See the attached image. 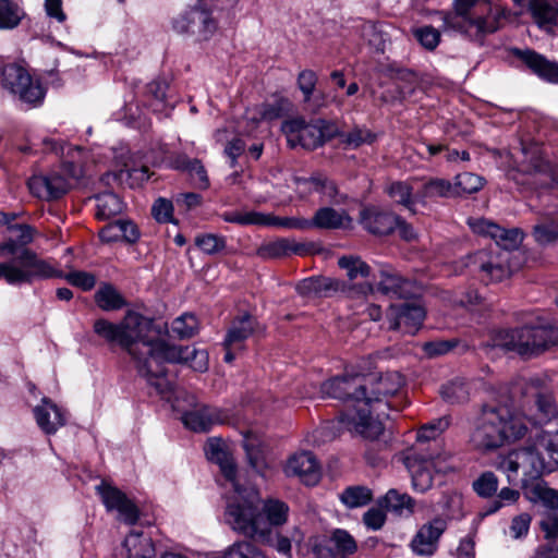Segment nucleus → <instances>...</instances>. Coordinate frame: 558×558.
<instances>
[{
  "mask_svg": "<svg viewBox=\"0 0 558 558\" xmlns=\"http://www.w3.org/2000/svg\"><path fill=\"white\" fill-rule=\"evenodd\" d=\"M330 541L335 546V551L338 557L347 558L357 550V544L354 537L343 529L333 530Z\"/></svg>",
  "mask_w": 558,
  "mask_h": 558,
  "instance_id": "obj_52",
  "label": "nucleus"
},
{
  "mask_svg": "<svg viewBox=\"0 0 558 558\" xmlns=\"http://www.w3.org/2000/svg\"><path fill=\"white\" fill-rule=\"evenodd\" d=\"M556 343L554 330L543 326H523L498 333L497 345L530 359L542 354Z\"/></svg>",
  "mask_w": 558,
  "mask_h": 558,
  "instance_id": "obj_6",
  "label": "nucleus"
},
{
  "mask_svg": "<svg viewBox=\"0 0 558 558\" xmlns=\"http://www.w3.org/2000/svg\"><path fill=\"white\" fill-rule=\"evenodd\" d=\"M284 471L288 476H296L307 486H314L320 480V466L315 456L308 451L292 456Z\"/></svg>",
  "mask_w": 558,
  "mask_h": 558,
  "instance_id": "obj_23",
  "label": "nucleus"
},
{
  "mask_svg": "<svg viewBox=\"0 0 558 558\" xmlns=\"http://www.w3.org/2000/svg\"><path fill=\"white\" fill-rule=\"evenodd\" d=\"M418 43L428 50H434L440 40L439 32L433 26H423L414 31Z\"/></svg>",
  "mask_w": 558,
  "mask_h": 558,
  "instance_id": "obj_63",
  "label": "nucleus"
},
{
  "mask_svg": "<svg viewBox=\"0 0 558 558\" xmlns=\"http://www.w3.org/2000/svg\"><path fill=\"white\" fill-rule=\"evenodd\" d=\"M151 214L160 223L173 222V203L170 199L159 197L151 207Z\"/></svg>",
  "mask_w": 558,
  "mask_h": 558,
  "instance_id": "obj_62",
  "label": "nucleus"
},
{
  "mask_svg": "<svg viewBox=\"0 0 558 558\" xmlns=\"http://www.w3.org/2000/svg\"><path fill=\"white\" fill-rule=\"evenodd\" d=\"M221 218L226 222L238 223L242 226H269L270 223V216H266L257 211H226L222 214Z\"/></svg>",
  "mask_w": 558,
  "mask_h": 558,
  "instance_id": "obj_49",
  "label": "nucleus"
},
{
  "mask_svg": "<svg viewBox=\"0 0 558 558\" xmlns=\"http://www.w3.org/2000/svg\"><path fill=\"white\" fill-rule=\"evenodd\" d=\"M295 289L301 296L307 299L329 298L339 291L345 292L347 290L363 296L374 292V286L369 282H359L348 287L345 282L330 277L303 279L296 284Z\"/></svg>",
  "mask_w": 558,
  "mask_h": 558,
  "instance_id": "obj_14",
  "label": "nucleus"
},
{
  "mask_svg": "<svg viewBox=\"0 0 558 558\" xmlns=\"http://www.w3.org/2000/svg\"><path fill=\"white\" fill-rule=\"evenodd\" d=\"M545 538L554 539L558 536V511H549L539 522Z\"/></svg>",
  "mask_w": 558,
  "mask_h": 558,
  "instance_id": "obj_64",
  "label": "nucleus"
},
{
  "mask_svg": "<svg viewBox=\"0 0 558 558\" xmlns=\"http://www.w3.org/2000/svg\"><path fill=\"white\" fill-rule=\"evenodd\" d=\"M298 247L292 246L290 242L286 239H279L276 241L267 242L262 244L257 251L256 255L263 259H274L280 258L283 256H288L291 253H296Z\"/></svg>",
  "mask_w": 558,
  "mask_h": 558,
  "instance_id": "obj_47",
  "label": "nucleus"
},
{
  "mask_svg": "<svg viewBox=\"0 0 558 558\" xmlns=\"http://www.w3.org/2000/svg\"><path fill=\"white\" fill-rule=\"evenodd\" d=\"M123 201L112 192H104L96 196V217L99 220L110 219L122 213Z\"/></svg>",
  "mask_w": 558,
  "mask_h": 558,
  "instance_id": "obj_41",
  "label": "nucleus"
},
{
  "mask_svg": "<svg viewBox=\"0 0 558 558\" xmlns=\"http://www.w3.org/2000/svg\"><path fill=\"white\" fill-rule=\"evenodd\" d=\"M27 185L33 195L46 201L58 199L70 189L68 179L57 171L46 175H33Z\"/></svg>",
  "mask_w": 558,
  "mask_h": 558,
  "instance_id": "obj_22",
  "label": "nucleus"
},
{
  "mask_svg": "<svg viewBox=\"0 0 558 558\" xmlns=\"http://www.w3.org/2000/svg\"><path fill=\"white\" fill-rule=\"evenodd\" d=\"M298 183L310 184L311 190L322 195V201L333 205H341L347 196L338 191L336 183L323 174L296 179Z\"/></svg>",
  "mask_w": 558,
  "mask_h": 558,
  "instance_id": "obj_33",
  "label": "nucleus"
},
{
  "mask_svg": "<svg viewBox=\"0 0 558 558\" xmlns=\"http://www.w3.org/2000/svg\"><path fill=\"white\" fill-rule=\"evenodd\" d=\"M371 383H368V395L372 398H378L387 403V416L389 417V411L393 408L389 398L397 395L404 385V379L399 372H387L380 376L367 375Z\"/></svg>",
  "mask_w": 558,
  "mask_h": 558,
  "instance_id": "obj_25",
  "label": "nucleus"
},
{
  "mask_svg": "<svg viewBox=\"0 0 558 558\" xmlns=\"http://www.w3.org/2000/svg\"><path fill=\"white\" fill-rule=\"evenodd\" d=\"M484 178L472 172H462L454 177L452 186L456 189V196L463 194H473L478 192L484 185Z\"/></svg>",
  "mask_w": 558,
  "mask_h": 558,
  "instance_id": "obj_53",
  "label": "nucleus"
},
{
  "mask_svg": "<svg viewBox=\"0 0 558 558\" xmlns=\"http://www.w3.org/2000/svg\"><path fill=\"white\" fill-rule=\"evenodd\" d=\"M324 126L325 121L323 120L315 124H308L303 119H293L282 124V131L290 147L301 146L304 149L313 150L322 146L330 136L325 133Z\"/></svg>",
  "mask_w": 558,
  "mask_h": 558,
  "instance_id": "obj_15",
  "label": "nucleus"
},
{
  "mask_svg": "<svg viewBox=\"0 0 558 558\" xmlns=\"http://www.w3.org/2000/svg\"><path fill=\"white\" fill-rule=\"evenodd\" d=\"M473 489L481 497H490L498 489V478L493 472H484L473 482Z\"/></svg>",
  "mask_w": 558,
  "mask_h": 558,
  "instance_id": "obj_60",
  "label": "nucleus"
},
{
  "mask_svg": "<svg viewBox=\"0 0 558 558\" xmlns=\"http://www.w3.org/2000/svg\"><path fill=\"white\" fill-rule=\"evenodd\" d=\"M310 229L336 230L345 228L351 223V218L345 210H336L332 207H320L308 219Z\"/></svg>",
  "mask_w": 558,
  "mask_h": 558,
  "instance_id": "obj_32",
  "label": "nucleus"
},
{
  "mask_svg": "<svg viewBox=\"0 0 558 558\" xmlns=\"http://www.w3.org/2000/svg\"><path fill=\"white\" fill-rule=\"evenodd\" d=\"M425 317V310L418 303L404 302L391 305L387 312V328L414 335Z\"/></svg>",
  "mask_w": 558,
  "mask_h": 558,
  "instance_id": "obj_17",
  "label": "nucleus"
},
{
  "mask_svg": "<svg viewBox=\"0 0 558 558\" xmlns=\"http://www.w3.org/2000/svg\"><path fill=\"white\" fill-rule=\"evenodd\" d=\"M208 558H267L264 551L250 541H239L222 551L211 553Z\"/></svg>",
  "mask_w": 558,
  "mask_h": 558,
  "instance_id": "obj_39",
  "label": "nucleus"
},
{
  "mask_svg": "<svg viewBox=\"0 0 558 558\" xmlns=\"http://www.w3.org/2000/svg\"><path fill=\"white\" fill-rule=\"evenodd\" d=\"M472 230L478 234L487 235L495 241L493 246H499L500 250H507L512 255V251L517 248L522 240V232L517 229H505L486 219H478L470 223Z\"/></svg>",
  "mask_w": 558,
  "mask_h": 558,
  "instance_id": "obj_20",
  "label": "nucleus"
},
{
  "mask_svg": "<svg viewBox=\"0 0 558 558\" xmlns=\"http://www.w3.org/2000/svg\"><path fill=\"white\" fill-rule=\"evenodd\" d=\"M442 29L482 39L499 28V19L486 0H454V11L441 13Z\"/></svg>",
  "mask_w": 558,
  "mask_h": 558,
  "instance_id": "obj_5",
  "label": "nucleus"
},
{
  "mask_svg": "<svg viewBox=\"0 0 558 558\" xmlns=\"http://www.w3.org/2000/svg\"><path fill=\"white\" fill-rule=\"evenodd\" d=\"M338 265L345 270L350 281L366 279L371 275V267L359 256H342L338 259Z\"/></svg>",
  "mask_w": 558,
  "mask_h": 558,
  "instance_id": "obj_45",
  "label": "nucleus"
},
{
  "mask_svg": "<svg viewBox=\"0 0 558 558\" xmlns=\"http://www.w3.org/2000/svg\"><path fill=\"white\" fill-rule=\"evenodd\" d=\"M451 453L441 449L439 442H434L426 452L414 453L407 457L405 465L411 474L412 487L417 493H425L433 486V469L438 472H448L452 468L447 464Z\"/></svg>",
  "mask_w": 558,
  "mask_h": 558,
  "instance_id": "obj_8",
  "label": "nucleus"
},
{
  "mask_svg": "<svg viewBox=\"0 0 558 558\" xmlns=\"http://www.w3.org/2000/svg\"><path fill=\"white\" fill-rule=\"evenodd\" d=\"M253 539L258 541L265 545L272 547L278 554L289 557H292V543L291 539L282 535L279 532L270 531L269 538L264 536H256Z\"/></svg>",
  "mask_w": 558,
  "mask_h": 558,
  "instance_id": "obj_56",
  "label": "nucleus"
},
{
  "mask_svg": "<svg viewBox=\"0 0 558 558\" xmlns=\"http://www.w3.org/2000/svg\"><path fill=\"white\" fill-rule=\"evenodd\" d=\"M367 375L344 374L326 380L322 392L327 397L351 402L339 416L338 423L349 432L359 434L365 439H377L384 432V417L387 416V403L368 395Z\"/></svg>",
  "mask_w": 558,
  "mask_h": 558,
  "instance_id": "obj_2",
  "label": "nucleus"
},
{
  "mask_svg": "<svg viewBox=\"0 0 558 558\" xmlns=\"http://www.w3.org/2000/svg\"><path fill=\"white\" fill-rule=\"evenodd\" d=\"M518 4L529 3V8L534 21L541 27H550L558 19V9L551 5L547 0H513Z\"/></svg>",
  "mask_w": 558,
  "mask_h": 558,
  "instance_id": "obj_38",
  "label": "nucleus"
},
{
  "mask_svg": "<svg viewBox=\"0 0 558 558\" xmlns=\"http://www.w3.org/2000/svg\"><path fill=\"white\" fill-rule=\"evenodd\" d=\"M96 490L108 511L116 510L119 519L126 524L133 525L137 522L140 510L122 490L104 482L96 486Z\"/></svg>",
  "mask_w": 558,
  "mask_h": 558,
  "instance_id": "obj_18",
  "label": "nucleus"
},
{
  "mask_svg": "<svg viewBox=\"0 0 558 558\" xmlns=\"http://www.w3.org/2000/svg\"><path fill=\"white\" fill-rule=\"evenodd\" d=\"M376 289L384 295L391 299H411L414 298L418 289L416 284L403 277L390 267H383L379 270V279L376 283Z\"/></svg>",
  "mask_w": 558,
  "mask_h": 558,
  "instance_id": "obj_21",
  "label": "nucleus"
},
{
  "mask_svg": "<svg viewBox=\"0 0 558 558\" xmlns=\"http://www.w3.org/2000/svg\"><path fill=\"white\" fill-rule=\"evenodd\" d=\"M38 427L47 435H53L66 424V412L51 399L44 397L34 410Z\"/></svg>",
  "mask_w": 558,
  "mask_h": 558,
  "instance_id": "obj_27",
  "label": "nucleus"
},
{
  "mask_svg": "<svg viewBox=\"0 0 558 558\" xmlns=\"http://www.w3.org/2000/svg\"><path fill=\"white\" fill-rule=\"evenodd\" d=\"M123 546L128 558H154L155 546L150 535L143 531H132L124 539Z\"/></svg>",
  "mask_w": 558,
  "mask_h": 558,
  "instance_id": "obj_36",
  "label": "nucleus"
},
{
  "mask_svg": "<svg viewBox=\"0 0 558 558\" xmlns=\"http://www.w3.org/2000/svg\"><path fill=\"white\" fill-rule=\"evenodd\" d=\"M53 276L61 274L29 248L22 250L16 259L0 263V279L3 278L11 286L27 284Z\"/></svg>",
  "mask_w": 558,
  "mask_h": 558,
  "instance_id": "obj_7",
  "label": "nucleus"
},
{
  "mask_svg": "<svg viewBox=\"0 0 558 558\" xmlns=\"http://www.w3.org/2000/svg\"><path fill=\"white\" fill-rule=\"evenodd\" d=\"M318 77L313 70H303L298 75V87L303 94L304 102L308 104L314 95Z\"/></svg>",
  "mask_w": 558,
  "mask_h": 558,
  "instance_id": "obj_61",
  "label": "nucleus"
},
{
  "mask_svg": "<svg viewBox=\"0 0 558 558\" xmlns=\"http://www.w3.org/2000/svg\"><path fill=\"white\" fill-rule=\"evenodd\" d=\"M545 465L544 462H539L537 457L533 456L530 444L499 457L496 462L497 470L507 475L509 484L518 482L520 470L522 471V478H532L542 475Z\"/></svg>",
  "mask_w": 558,
  "mask_h": 558,
  "instance_id": "obj_13",
  "label": "nucleus"
},
{
  "mask_svg": "<svg viewBox=\"0 0 558 558\" xmlns=\"http://www.w3.org/2000/svg\"><path fill=\"white\" fill-rule=\"evenodd\" d=\"M456 187L452 186V183L449 180L441 178H434L426 181L422 189L417 192L416 197L420 201H425L427 198H450L456 197Z\"/></svg>",
  "mask_w": 558,
  "mask_h": 558,
  "instance_id": "obj_40",
  "label": "nucleus"
},
{
  "mask_svg": "<svg viewBox=\"0 0 558 558\" xmlns=\"http://www.w3.org/2000/svg\"><path fill=\"white\" fill-rule=\"evenodd\" d=\"M529 444L533 456L537 457L541 463L546 464L544 473L558 469V447L549 433L536 429L533 440Z\"/></svg>",
  "mask_w": 558,
  "mask_h": 558,
  "instance_id": "obj_30",
  "label": "nucleus"
},
{
  "mask_svg": "<svg viewBox=\"0 0 558 558\" xmlns=\"http://www.w3.org/2000/svg\"><path fill=\"white\" fill-rule=\"evenodd\" d=\"M523 408L525 414L535 425L545 424L558 415L557 404L546 381L539 377H531L523 387Z\"/></svg>",
  "mask_w": 558,
  "mask_h": 558,
  "instance_id": "obj_11",
  "label": "nucleus"
},
{
  "mask_svg": "<svg viewBox=\"0 0 558 558\" xmlns=\"http://www.w3.org/2000/svg\"><path fill=\"white\" fill-rule=\"evenodd\" d=\"M532 234L536 243L542 246L555 244L558 242V221L547 220L536 223Z\"/></svg>",
  "mask_w": 558,
  "mask_h": 558,
  "instance_id": "obj_54",
  "label": "nucleus"
},
{
  "mask_svg": "<svg viewBox=\"0 0 558 558\" xmlns=\"http://www.w3.org/2000/svg\"><path fill=\"white\" fill-rule=\"evenodd\" d=\"M290 507L281 499L260 498L253 485H244L227 500L225 520L236 533L254 538H269L270 531L283 526L289 519Z\"/></svg>",
  "mask_w": 558,
  "mask_h": 558,
  "instance_id": "obj_3",
  "label": "nucleus"
},
{
  "mask_svg": "<svg viewBox=\"0 0 558 558\" xmlns=\"http://www.w3.org/2000/svg\"><path fill=\"white\" fill-rule=\"evenodd\" d=\"M450 425V418L448 416H442L432 421L430 423L424 425L417 432V440L418 441H428L429 439H435L439 434L446 430Z\"/></svg>",
  "mask_w": 558,
  "mask_h": 558,
  "instance_id": "obj_59",
  "label": "nucleus"
},
{
  "mask_svg": "<svg viewBox=\"0 0 558 558\" xmlns=\"http://www.w3.org/2000/svg\"><path fill=\"white\" fill-rule=\"evenodd\" d=\"M0 83L2 88L24 104L36 107L44 101L46 92L41 83L34 80L21 65H4L1 69Z\"/></svg>",
  "mask_w": 558,
  "mask_h": 558,
  "instance_id": "obj_12",
  "label": "nucleus"
},
{
  "mask_svg": "<svg viewBox=\"0 0 558 558\" xmlns=\"http://www.w3.org/2000/svg\"><path fill=\"white\" fill-rule=\"evenodd\" d=\"M263 331L264 327L259 324L256 317L248 313H243L231 320L222 344L244 349V342L248 338Z\"/></svg>",
  "mask_w": 558,
  "mask_h": 558,
  "instance_id": "obj_24",
  "label": "nucleus"
},
{
  "mask_svg": "<svg viewBox=\"0 0 558 558\" xmlns=\"http://www.w3.org/2000/svg\"><path fill=\"white\" fill-rule=\"evenodd\" d=\"M172 166L177 170L187 172L198 187L207 189L209 186L207 171L199 159H192L185 154H180L173 158Z\"/></svg>",
  "mask_w": 558,
  "mask_h": 558,
  "instance_id": "obj_37",
  "label": "nucleus"
},
{
  "mask_svg": "<svg viewBox=\"0 0 558 558\" xmlns=\"http://www.w3.org/2000/svg\"><path fill=\"white\" fill-rule=\"evenodd\" d=\"M25 13L22 8L11 0H0V31L17 27Z\"/></svg>",
  "mask_w": 558,
  "mask_h": 558,
  "instance_id": "obj_46",
  "label": "nucleus"
},
{
  "mask_svg": "<svg viewBox=\"0 0 558 558\" xmlns=\"http://www.w3.org/2000/svg\"><path fill=\"white\" fill-rule=\"evenodd\" d=\"M526 433L524 418L514 413L510 405L486 403L474 418L470 442L475 449L488 452L521 439Z\"/></svg>",
  "mask_w": 558,
  "mask_h": 558,
  "instance_id": "obj_4",
  "label": "nucleus"
},
{
  "mask_svg": "<svg viewBox=\"0 0 558 558\" xmlns=\"http://www.w3.org/2000/svg\"><path fill=\"white\" fill-rule=\"evenodd\" d=\"M399 216L376 207H366L360 213V223L369 233L386 235L391 233L398 225Z\"/></svg>",
  "mask_w": 558,
  "mask_h": 558,
  "instance_id": "obj_29",
  "label": "nucleus"
},
{
  "mask_svg": "<svg viewBox=\"0 0 558 558\" xmlns=\"http://www.w3.org/2000/svg\"><path fill=\"white\" fill-rule=\"evenodd\" d=\"M541 476L521 478L522 494L530 502L541 504L547 510L556 511L558 509V490L549 487Z\"/></svg>",
  "mask_w": 558,
  "mask_h": 558,
  "instance_id": "obj_26",
  "label": "nucleus"
},
{
  "mask_svg": "<svg viewBox=\"0 0 558 558\" xmlns=\"http://www.w3.org/2000/svg\"><path fill=\"white\" fill-rule=\"evenodd\" d=\"M160 357V355H158ZM161 357L169 363H185L196 372L203 373L208 368V353L205 350H197L192 345H170L166 342V348Z\"/></svg>",
  "mask_w": 558,
  "mask_h": 558,
  "instance_id": "obj_28",
  "label": "nucleus"
},
{
  "mask_svg": "<svg viewBox=\"0 0 558 558\" xmlns=\"http://www.w3.org/2000/svg\"><path fill=\"white\" fill-rule=\"evenodd\" d=\"M518 56L539 77L558 83V63L549 62L542 54L532 50L518 51Z\"/></svg>",
  "mask_w": 558,
  "mask_h": 558,
  "instance_id": "obj_34",
  "label": "nucleus"
},
{
  "mask_svg": "<svg viewBox=\"0 0 558 558\" xmlns=\"http://www.w3.org/2000/svg\"><path fill=\"white\" fill-rule=\"evenodd\" d=\"M440 395L450 404L463 403L470 397L469 383L462 378H456L441 387Z\"/></svg>",
  "mask_w": 558,
  "mask_h": 558,
  "instance_id": "obj_44",
  "label": "nucleus"
},
{
  "mask_svg": "<svg viewBox=\"0 0 558 558\" xmlns=\"http://www.w3.org/2000/svg\"><path fill=\"white\" fill-rule=\"evenodd\" d=\"M379 506L398 517H410L414 512L415 500L407 493L389 489L379 500Z\"/></svg>",
  "mask_w": 558,
  "mask_h": 558,
  "instance_id": "obj_35",
  "label": "nucleus"
},
{
  "mask_svg": "<svg viewBox=\"0 0 558 558\" xmlns=\"http://www.w3.org/2000/svg\"><path fill=\"white\" fill-rule=\"evenodd\" d=\"M195 246L206 255H217L227 247L226 236L215 233H201L195 236Z\"/></svg>",
  "mask_w": 558,
  "mask_h": 558,
  "instance_id": "obj_51",
  "label": "nucleus"
},
{
  "mask_svg": "<svg viewBox=\"0 0 558 558\" xmlns=\"http://www.w3.org/2000/svg\"><path fill=\"white\" fill-rule=\"evenodd\" d=\"M168 84L165 81H153L146 86L147 105L154 112H161L167 107Z\"/></svg>",
  "mask_w": 558,
  "mask_h": 558,
  "instance_id": "obj_50",
  "label": "nucleus"
},
{
  "mask_svg": "<svg viewBox=\"0 0 558 558\" xmlns=\"http://www.w3.org/2000/svg\"><path fill=\"white\" fill-rule=\"evenodd\" d=\"M447 530V521L441 517L424 523L410 542V548L416 556L432 557L438 550L441 535Z\"/></svg>",
  "mask_w": 558,
  "mask_h": 558,
  "instance_id": "obj_16",
  "label": "nucleus"
},
{
  "mask_svg": "<svg viewBox=\"0 0 558 558\" xmlns=\"http://www.w3.org/2000/svg\"><path fill=\"white\" fill-rule=\"evenodd\" d=\"M376 135L368 129L354 128L353 130L341 134V143L350 148H357L364 144H372Z\"/></svg>",
  "mask_w": 558,
  "mask_h": 558,
  "instance_id": "obj_57",
  "label": "nucleus"
},
{
  "mask_svg": "<svg viewBox=\"0 0 558 558\" xmlns=\"http://www.w3.org/2000/svg\"><path fill=\"white\" fill-rule=\"evenodd\" d=\"M510 253L499 246L474 252L462 259L464 267L486 283L500 282L511 274Z\"/></svg>",
  "mask_w": 558,
  "mask_h": 558,
  "instance_id": "obj_9",
  "label": "nucleus"
},
{
  "mask_svg": "<svg viewBox=\"0 0 558 558\" xmlns=\"http://www.w3.org/2000/svg\"><path fill=\"white\" fill-rule=\"evenodd\" d=\"M171 331L180 339L191 338L198 331V320L195 315L184 313L172 322Z\"/></svg>",
  "mask_w": 558,
  "mask_h": 558,
  "instance_id": "obj_55",
  "label": "nucleus"
},
{
  "mask_svg": "<svg viewBox=\"0 0 558 558\" xmlns=\"http://www.w3.org/2000/svg\"><path fill=\"white\" fill-rule=\"evenodd\" d=\"M93 329L106 342L122 348L131 356L138 374L146 378L161 398L170 397L173 386L163 366L169 362L158 356L163 353L166 341L157 337L161 329L155 326L151 318L129 311L118 324L105 318L95 320Z\"/></svg>",
  "mask_w": 558,
  "mask_h": 558,
  "instance_id": "obj_1",
  "label": "nucleus"
},
{
  "mask_svg": "<svg viewBox=\"0 0 558 558\" xmlns=\"http://www.w3.org/2000/svg\"><path fill=\"white\" fill-rule=\"evenodd\" d=\"M228 415L220 409L202 407L186 412L182 416L183 424L194 432H208L214 425L222 424Z\"/></svg>",
  "mask_w": 558,
  "mask_h": 558,
  "instance_id": "obj_31",
  "label": "nucleus"
},
{
  "mask_svg": "<svg viewBox=\"0 0 558 558\" xmlns=\"http://www.w3.org/2000/svg\"><path fill=\"white\" fill-rule=\"evenodd\" d=\"M341 502L349 509L368 505L373 499V492L366 486H349L339 495Z\"/></svg>",
  "mask_w": 558,
  "mask_h": 558,
  "instance_id": "obj_42",
  "label": "nucleus"
},
{
  "mask_svg": "<svg viewBox=\"0 0 558 558\" xmlns=\"http://www.w3.org/2000/svg\"><path fill=\"white\" fill-rule=\"evenodd\" d=\"M387 192L389 196L398 204H401L410 211L414 213V205L420 201L416 195L413 196V189L408 182L397 181L392 182Z\"/></svg>",
  "mask_w": 558,
  "mask_h": 558,
  "instance_id": "obj_48",
  "label": "nucleus"
},
{
  "mask_svg": "<svg viewBox=\"0 0 558 558\" xmlns=\"http://www.w3.org/2000/svg\"><path fill=\"white\" fill-rule=\"evenodd\" d=\"M96 304L104 311H117L125 305V300L119 291L109 283L102 284L95 293Z\"/></svg>",
  "mask_w": 558,
  "mask_h": 558,
  "instance_id": "obj_43",
  "label": "nucleus"
},
{
  "mask_svg": "<svg viewBox=\"0 0 558 558\" xmlns=\"http://www.w3.org/2000/svg\"><path fill=\"white\" fill-rule=\"evenodd\" d=\"M170 23L175 34L193 37L198 41L211 38L218 27L213 11L201 2L178 13Z\"/></svg>",
  "mask_w": 558,
  "mask_h": 558,
  "instance_id": "obj_10",
  "label": "nucleus"
},
{
  "mask_svg": "<svg viewBox=\"0 0 558 558\" xmlns=\"http://www.w3.org/2000/svg\"><path fill=\"white\" fill-rule=\"evenodd\" d=\"M207 459L219 465L220 472L229 486L236 494L245 484H242L238 476L236 465L232 456L226 450L223 442L217 438L208 439L205 446Z\"/></svg>",
  "mask_w": 558,
  "mask_h": 558,
  "instance_id": "obj_19",
  "label": "nucleus"
},
{
  "mask_svg": "<svg viewBox=\"0 0 558 558\" xmlns=\"http://www.w3.org/2000/svg\"><path fill=\"white\" fill-rule=\"evenodd\" d=\"M53 269L56 270L54 267H53ZM57 271H58V269H57ZM59 272L61 274V276H53L52 278H54V277L62 278L63 277L62 271L59 270ZM64 279L70 284L81 288L84 291L92 290L96 284V277L93 274L86 272V271H80V270L70 271L66 275H64Z\"/></svg>",
  "mask_w": 558,
  "mask_h": 558,
  "instance_id": "obj_58",
  "label": "nucleus"
}]
</instances>
